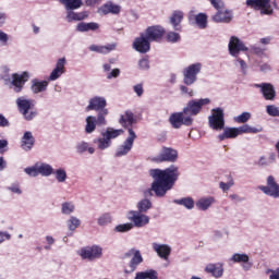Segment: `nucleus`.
I'll return each mask as SVG.
<instances>
[{
  "instance_id": "62",
  "label": "nucleus",
  "mask_w": 279,
  "mask_h": 279,
  "mask_svg": "<svg viewBox=\"0 0 279 279\" xmlns=\"http://www.w3.org/2000/svg\"><path fill=\"white\" fill-rule=\"evenodd\" d=\"M140 68H142V70L149 69V60L148 59L140 60Z\"/></svg>"
},
{
  "instance_id": "24",
  "label": "nucleus",
  "mask_w": 279,
  "mask_h": 279,
  "mask_svg": "<svg viewBox=\"0 0 279 279\" xmlns=\"http://www.w3.org/2000/svg\"><path fill=\"white\" fill-rule=\"evenodd\" d=\"M35 145V137L31 131H26L21 140V147L24 151H31Z\"/></svg>"
},
{
  "instance_id": "8",
  "label": "nucleus",
  "mask_w": 279,
  "mask_h": 279,
  "mask_svg": "<svg viewBox=\"0 0 279 279\" xmlns=\"http://www.w3.org/2000/svg\"><path fill=\"white\" fill-rule=\"evenodd\" d=\"M201 71H202L201 63H194L183 69V83H185V85L187 86L194 84L197 81V74H199Z\"/></svg>"
},
{
  "instance_id": "17",
  "label": "nucleus",
  "mask_w": 279,
  "mask_h": 279,
  "mask_svg": "<svg viewBox=\"0 0 279 279\" xmlns=\"http://www.w3.org/2000/svg\"><path fill=\"white\" fill-rule=\"evenodd\" d=\"M133 48L137 50V52L146 53L150 50V40L142 33L140 37L135 38V41H133Z\"/></svg>"
},
{
  "instance_id": "53",
  "label": "nucleus",
  "mask_w": 279,
  "mask_h": 279,
  "mask_svg": "<svg viewBox=\"0 0 279 279\" xmlns=\"http://www.w3.org/2000/svg\"><path fill=\"white\" fill-rule=\"evenodd\" d=\"M234 184V181L233 179H230L227 183L225 182H219V189L222 191V192H228Z\"/></svg>"
},
{
  "instance_id": "15",
  "label": "nucleus",
  "mask_w": 279,
  "mask_h": 279,
  "mask_svg": "<svg viewBox=\"0 0 279 279\" xmlns=\"http://www.w3.org/2000/svg\"><path fill=\"white\" fill-rule=\"evenodd\" d=\"M255 87L259 88V92L266 101H275L277 93L271 83L255 84Z\"/></svg>"
},
{
  "instance_id": "22",
  "label": "nucleus",
  "mask_w": 279,
  "mask_h": 279,
  "mask_svg": "<svg viewBox=\"0 0 279 279\" xmlns=\"http://www.w3.org/2000/svg\"><path fill=\"white\" fill-rule=\"evenodd\" d=\"M153 251L163 260H168L171 255V247L167 244L153 243Z\"/></svg>"
},
{
  "instance_id": "43",
  "label": "nucleus",
  "mask_w": 279,
  "mask_h": 279,
  "mask_svg": "<svg viewBox=\"0 0 279 279\" xmlns=\"http://www.w3.org/2000/svg\"><path fill=\"white\" fill-rule=\"evenodd\" d=\"M94 143H96L98 145V148L101 149L102 151L105 149H108V147L112 145V142L107 140L106 136L95 140Z\"/></svg>"
},
{
  "instance_id": "23",
  "label": "nucleus",
  "mask_w": 279,
  "mask_h": 279,
  "mask_svg": "<svg viewBox=\"0 0 279 279\" xmlns=\"http://www.w3.org/2000/svg\"><path fill=\"white\" fill-rule=\"evenodd\" d=\"M65 64L66 59L61 58L58 60L56 68L51 72L50 76L48 77L49 81H56L58 80L63 73H65Z\"/></svg>"
},
{
  "instance_id": "61",
  "label": "nucleus",
  "mask_w": 279,
  "mask_h": 279,
  "mask_svg": "<svg viewBox=\"0 0 279 279\" xmlns=\"http://www.w3.org/2000/svg\"><path fill=\"white\" fill-rule=\"evenodd\" d=\"M235 61L240 64L242 72H245L247 69L246 62L243 59H241L240 57H236Z\"/></svg>"
},
{
  "instance_id": "57",
  "label": "nucleus",
  "mask_w": 279,
  "mask_h": 279,
  "mask_svg": "<svg viewBox=\"0 0 279 279\" xmlns=\"http://www.w3.org/2000/svg\"><path fill=\"white\" fill-rule=\"evenodd\" d=\"M8 190H9L10 192H12L13 194H17V195H21V194H22V191H21V187H20V184H19V183L12 184L11 186L8 187Z\"/></svg>"
},
{
  "instance_id": "56",
  "label": "nucleus",
  "mask_w": 279,
  "mask_h": 279,
  "mask_svg": "<svg viewBox=\"0 0 279 279\" xmlns=\"http://www.w3.org/2000/svg\"><path fill=\"white\" fill-rule=\"evenodd\" d=\"M210 4L216 9H225V2L222 0H208Z\"/></svg>"
},
{
  "instance_id": "52",
  "label": "nucleus",
  "mask_w": 279,
  "mask_h": 279,
  "mask_svg": "<svg viewBox=\"0 0 279 279\" xmlns=\"http://www.w3.org/2000/svg\"><path fill=\"white\" fill-rule=\"evenodd\" d=\"M266 112L269 117H279V108L274 105L266 106Z\"/></svg>"
},
{
  "instance_id": "59",
  "label": "nucleus",
  "mask_w": 279,
  "mask_h": 279,
  "mask_svg": "<svg viewBox=\"0 0 279 279\" xmlns=\"http://www.w3.org/2000/svg\"><path fill=\"white\" fill-rule=\"evenodd\" d=\"M133 92H135V94H137V97L143 96V94H144L143 84H137V85L133 86Z\"/></svg>"
},
{
  "instance_id": "51",
  "label": "nucleus",
  "mask_w": 279,
  "mask_h": 279,
  "mask_svg": "<svg viewBox=\"0 0 279 279\" xmlns=\"http://www.w3.org/2000/svg\"><path fill=\"white\" fill-rule=\"evenodd\" d=\"M68 226L70 231H75L81 226V220L76 217H71L68 221Z\"/></svg>"
},
{
  "instance_id": "40",
  "label": "nucleus",
  "mask_w": 279,
  "mask_h": 279,
  "mask_svg": "<svg viewBox=\"0 0 279 279\" xmlns=\"http://www.w3.org/2000/svg\"><path fill=\"white\" fill-rule=\"evenodd\" d=\"M153 207V204L149 199L144 198L137 203V213L146 214L148 210H150Z\"/></svg>"
},
{
  "instance_id": "44",
  "label": "nucleus",
  "mask_w": 279,
  "mask_h": 279,
  "mask_svg": "<svg viewBox=\"0 0 279 279\" xmlns=\"http://www.w3.org/2000/svg\"><path fill=\"white\" fill-rule=\"evenodd\" d=\"M112 223V217L109 213L102 214L99 218H98V226L100 227H107L108 225Z\"/></svg>"
},
{
  "instance_id": "39",
  "label": "nucleus",
  "mask_w": 279,
  "mask_h": 279,
  "mask_svg": "<svg viewBox=\"0 0 279 279\" xmlns=\"http://www.w3.org/2000/svg\"><path fill=\"white\" fill-rule=\"evenodd\" d=\"M88 15L85 12H73V10H69L68 11V15L66 19L69 22H73V21H83L87 17Z\"/></svg>"
},
{
  "instance_id": "28",
  "label": "nucleus",
  "mask_w": 279,
  "mask_h": 279,
  "mask_svg": "<svg viewBox=\"0 0 279 279\" xmlns=\"http://www.w3.org/2000/svg\"><path fill=\"white\" fill-rule=\"evenodd\" d=\"M216 203V198L214 196H208V197H201L196 202V208L201 211H206L208 210L214 204Z\"/></svg>"
},
{
  "instance_id": "3",
  "label": "nucleus",
  "mask_w": 279,
  "mask_h": 279,
  "mask_svg": "<svg viewBox=\"0 0 279 279\" xmlns=\"http://www.w3.org/2000/svg\"><path fill=\"white\" fill-rule=\"evenodd\" d=\"M78 255L83 260L95 262L104 256V248L100 245H89L82 247Z\"/></svg>"
},
{
  "instance_id": "7",
  "label": "nucleus",
  "mask_w": 279,
  "mask_h": 279,
  "mask_svg": "<svg viewBox=\"0 0 279 279\" xmlns=\"http://www.w3.org/2000/svg\"><path fill=\"white\" fill-rule=\"evenodd\" d=\"M170 125L174 128V130H180L182 125H186L190 128V125H193V118L190 116H185L184 111L183 112H174L170 114Z\"/></svg>"
},
{
  "instance_id": "6",
  "label": "nucleus",
  "mask_w": 279,
  "mask_h": 279,
  "mask_svg": "<svg viewBox=\"0 0 279 279\" xmlns=\"http://www.w3.org/2000/svg\"><path fill=\"white\" fill-rule=\"evenodd\" d=\"M210 104V99L208 98H201L198 100H190L187 102V106L183 108V114L186 117H197L199 112L203 110V106H208Z\"/></svg>"
},
{
  "instance_id": "47",
  "label": "nucleus",
  "mask_w": 279,
  "mask_h": 279,
  "mask_svg": "<svg viewBox=\"0 0 279 279\" xmlns=\"http://www.w3.org/2000/svg\"><path fill=\"white\" fill-rule=\"evenodd\" d=\"M38 173L41 175H51V173H53V168L48 163H43L38 167Z\"/></svg>"
},
{
  "instance_id": "10",
  "label": "nucleus",
  "mask_w": 279,
  "mask_h": 279,
  "mask_svg": "<svg viewBox=\"0 0 279 279\" xmlns=\"http://www.w3.org/2000/svg\"><path fill=\"white\" fill-rule=\"evenodd\" d=\"M228 51L231 57L238 58L241 51H248V47L236 36H231L228 44Z\"/></svg>"
},
{
  "instance_id": "34",
  "label": "nucleus",
  "mask_w": 279,
  "mask_h": 279,
  "mask_svg": "<svg viewBox=\"0 0 279 279\" xmlns=\"http://www.w3.org/2000/svg\"><path fill=\"white\" fill-rule=\"evenodd\" d=\"M135 279H158V272L155 269L137 271Z\"/></svg>"
},
{
  "instance_id": "45",
  "label": "nucleus",
  "mask_w": 279,
  "mask_h": 279,
  "mask_svg": "<svg viewBox=\"0 0 279 279\" xmlns=\"http://www.w3.org/2000/svg\"><path fill=\"white\" fill-rule=\"evenodd\" d=\"M109 114L108 109H102L99 111L98 117L96 118L97 125H107L106 117Z\"/></svg>"
},
{
  "instance_id": "4",
  "label": "nucleus",
  "mask_w": 279,
  "mask_h": 279,
  "mask_svg": "<svg viewBox=\"0 0 279 279\" xmlns=\"http://www.w3.org/2000/svg\"><path fill=\"white\" fill-rule=\"evenodd\" d=\"M208 125L215 132H221L225 130V112L221 108H216L211 110V114L208 117Z\"/></svg>"
},
{
  "instance_id": "27",
  "label": "nucleus",
  "mask_w": 279,
  "mask_h": 279,
  "mask_svg": "<svg viewBox=\"0 0 279 279\" xmlns=\"http://www.w3.org/2000/svg\"><path fill=\"white\" fill-rule=\"evenodd\" d=\"M184 19V13L182 11H174L172 12V16H170V24H172V27L177 32L182 31L181 22Z\"/></svg>"
},
{
  "instance_id": "49",
  "label": "nucleus",
  "mask_w": 279,
  "mask_h": 279,
  "mask_svg": "<svg viewBox=\"0 0 279 279\" xmlns=\"http://www.w3.org/2000/svg\"><path fill=\"white\" fill-rule=\"evenodd\" d=\"M133 223H122L116 226V232L118 233H126L130 232L133 229Z\"/></svg>"
},
{
  "instance_id": "26",
  "label": "nucleus",
  "mask_w": 279,
  "mask_h": 279,
  "mask_svg": "<svg viewBox=\"0 0 279 279\" xmlns=\"http://www.w3.org/2000/svg\"><path fill=\"white\" fill-rule=\"evenodd\" d=\"M205 272L211 275V277L219 279L223 276V266L221 264H208L205 267Z\"/></svg>"
},
{
  "instance_id": "36",
  "label": "nucleus",
  "mask_w": 279,
  "mask_h": 279,
  "mask_svg": "<svg viewBox=\"0 0 279 279\" xmlns=\"http://www.w3.org/2000/svg\"><path fill=\"white\" fill-rule=\"evenodd\" d=\"M99 28V24L95 23V22H90V23H85L82 22L77 25L76 31L78 32H89V31H97Z\"/></svg>"
},
{
  "instance_id": "64",
  "label": "nucleus",
  "mask_w": 279,
  "mask_h": 279,
  "mask_svg": "<svg viewBox=\"0 0 279 279\" xmlns=\"http://www.w3.org/2000/svg\"><path fill=\"white\" fill-rule=\"evenodd\" d=\"M269 279H279V268L276 270H271Z\"/></svg>"
},
{
  "instance_id": "48",
  "label": "nucleus",
  "mask_w": 279,
  "mask_h": 279,
  "mask_svg": "<svg viewBox=\"0 0 279 279\" xmlns=\"http://www.w3.org/2000/svg\"><path fill=\"white\" fill-rule=\"evenodd\" d=\"M225 136H227V138H236V136H240L239 128L225 129Z\"/></svg>"
},
{
  "instance_id": "46",
  "label": "nucleus",
  "mask_w": 279,
  "mask_h": 279,
  "mask_svg": "<svg viewBox=\"0 0 279 279\" xmlns=\"http://www.w3.org/2000/svg\"><path fill=\"white\" fill-rule=\"evenodd\" d=\"M252 119V114L250 112H242L241 114L233 118L234 123H247L248 120Z\"/></svg>"
},
{
  "instance_id": "35",
  "label": "nucleus",
  "mask_w": 279,
  "mask_h": 279,
  "mask_svg": "<svg viewBox=\"0 0 279 279\" xmlns=\"http://www.w3.org/2000/svg\"><path fill=\"white\" fill-rule=\"evenodd\" d=\"M124 134V131L122 129H113L108 128L106 132L102 133V136L107 137V141H112L113 138H118V136H121Z\"/></svg>"
},
{
  "instance_id": "37",
  "label": "nucleus",
  "mask_w": 279,
  "mask_h": 279,
  "mask_svg": "<svg viewBox=\"0 0 279 279\" xmlns=\"http://www.w3.org/2000/svg\"><path fill=\"white\" fill-rule=\"evenodd\" d=\"M66 9V11H73L80 9L83 4L82 0H59Z\"/></svg>"
},
{
  "instance_id": "11",
  "label": "nucleus",
  "mask_w": 279,
  "mask_h": 279,
  "mask_svg": "<svg viewBox=\"0 0 279 279\" xmlns=\"http://www.w3.org/2000/svg\"><path fill=\"white\" fill-rule=\"evenodd\" d=\"M271 0H246V5L254 9L260 10L262 14L271 15L274 9L270 5Z\"/></svg>"
},
{
  "instance_id": "21",
  "label": "nucleus",
  "mask_w": 279,
  "mask_h": 279,
  "mask_svg": "<svg viewBox=\"0 0 279 279\" xmlns=\"http://www.w3.org/2000/svg\"><path fill=\"white\" fill-rule=\"evenodd\" d=\"M217 12L213 16V21L216 23H230L233 19L232 11L223 10V9H216Z\"/></svg>"
},
{
  "instance_id": "63",
  "label": "nucleus",
  "mask_w": 279,
  "mask_h": 279,
  "mask_svg": "<svg viewBox=\"0 0 279 279\" xmlns=\"http://www.w3.org/2000/svg\"><path fill=\"white\" fill-rule=\"evenodd\" d=\"M120 73H121L120 69H113L108 74V78L111 80L112 77H118L120 75Z\"/></svg>"
},
{
  "instance_id": "1",
  "label": "nucleus",
  "mask_w": 279,
  "mask_h": 279,
  "mask_svg": "<svg viewBox=\"0 0 279 279\" xmlns=\"http://www.w3.org/2000/svg\"><path fill=\"white\" fill-rule=\"evenodd\" d=\"M153 177V183L150 189L144 192V196L150 197L153 193L155 196L162 198L166 194L171 191L179 180L180 169L178 166L172 165L166 169H150L148 172Z\"/></svg>"
},
{
  "instance_id": "13",
  "label": "nucleus",
  "mask_w": 279,
  "mask_h": 279,
  "mask_svg": "<svg viewBox=\"0 0 279 279\" xmlns=\"http://www.w3.org/2000/svg\"><path fill=\"white\" fill-rule=\"evenodd\" d=\"M135 138H137L135 132L129 129V137H126V141H124V144L120 145V147H118V150H116V158H121L122 156H126V154L131 151L134 145Z\"/></svg>"
},
{
  "instance_id": "16",
  "label": "nucleus",
  "mask_w": 279,
  "mask_h": 279,
  "mask_svg": "<svg viewBox=\"0 0 279 279\" xmlns=\"http://www.w3.org/2000/svg\"><path fill=\"white\" fill-rule=\"evenodd\" d=\"M150 41H159L166 34V29L160 25H154L146 28L144 33Z\"/></svg>"
},
{
  "instance_id": "5",
  "label": "nucleus",
  "mask_w": 279,
  "mask_h": 279,
  "mask_svg": "<svg viewBox=\"0 0 279 279\" xmlns=\"http://www.w3.org/2000/svg\"><path fill=\"white\" fill-rule=\"evenodd\" d=\"M258 190L268 197L274 199L279 198V183L274 175H268L266 179V185H259Z\"/></svg>"
},
{
  "instance_id": "50",
  "label": "nucleus",
  "mask_w": 279,
  "mask_h": 279,
  "mask_svg": "<svg viewBox=\"0 0 279 279\" xmlns=\"http://www.w3.org/2000/svg\"><path fill=\"white\" fill-rule=\"evenodd\" d=\"M75 206L70 203V202H65L62 204V214L63 215H71L74 213Z\"/></svg>"
},
{
  "instance_id": "2",
  "label": "nucleus",
  "mask_w": 279,
  "mask_h": 279,
  "mask_svg": "<svg viewBox=\"0 0 279 279\" xmlns=\"http://www.w3.org/2000/svg\"><path fill=\"white\" fill-rule=\"evenodd\" d=\"M16 105H17L19 111L21 112V114H23L26 121H33V119L37 117L38 112L35 109V104L33 100L21 97V98H17Z\"/></svg>"
},
{
  "instance_id": "32",
  "label": "nucleus",
  "mask_w": 279,
  "mask_h": 279,
  "mask_svg": "<svg viewBox=\"0 0 279 279\" xmlns=\"http://www.w3.org/2000/svg\"><path fill=\"white\" fill-rule=\"evenodd\" d=\"M100 11L107 15L109 13H112V14H119L121 12V7L120 5H117L112 2H109V3H106L101 7Z\"/></svg>"
},
{
  "instance_id": "55",
  "label": "nucleus",
  "mask_w": 279,
  "mask_h": 279,
  "mask_svg": "<svg viewBox=\"0 0 279 279\" xmlns=\"http://www.w3.org/2000/svg\"><path fill=\"white\" fill-rule=\"evenodd\" d=\"M56 178H57L58 182H65V180H66V172H65V170L58 169L56 171Z\"/></svg>"
},
{
  "instance_id": "41",
  "label": "nucleus",
  "mask_w": 279,
  "mask_h": 279,
  "mask_svg": "<svg viewBox=\"0 0 279 279\" xmlns=\"http://www.w3.org/2000/svg\"><path fill=\"white\" fill-rule=\"evenodd\" d=\"M76 151L77 154H85V151H88V154H95V148L89 146L87 142H80L76 145Z\"/></svg>"
},
{
  "instance_id": "54",
  "label": "nucleus",
  "mask_w": 279,
  "mask_h": 279,
  "mask_svg": "<svg viewBox=\"0 0 279 279\" xmlns=\"http://www.w3.org/2000/svg\"><path fill=\"white\" fill-rule=\"evenodd\" d=\"M181 38L180 34L174 33V32H170L168 33V35H166V40L170 41V43H177L179 41Z\"/></svg>"
},
{
  "instance_id": "33",
  "label": "nucleus",
  "mask_w": 279,
  "mask_h": 279,
  "mask_svg": "<svg viewBox=\"0 0 279 279\" xmlns=\"http://www.w3.org/2000/svg\"><path fill=\"white\" fill-rule=\"evenodd\" d=\"M173 203L179 206L185 207L187 210H192L195 207V201L192 197H183L181 199H174Z\"/></svg>"
},
{
  "instance_id": "31",
  "label": "nucleus",
  "mask_w": 279,
  "mask_h": 279,
  "mask_svg": "<svg viewBox=\"0 0 279 279\" xmlns=\"http://www.w3.org/2000/svg\"><path fill=\"white\" fill-rule=\"evenodd\" d=\"M240 136L242 134H259L263 132V128L251 126L250 124H243L238 128Z\"/></svg>"
},
{
  "instance_id": "42",
  "label": "nucleus",
  "mask_w": 279,
  "mask_h": 279,
  "mask_svg": "<svg viewBox=\"0 0 279 279\" xmlns=\"http://www.w3.org/2000/svg\"><path fill=\"white\" fill-rule=\"evenodd\" d=\"M96 117L89 116L86 118V128H85V132L86 134H93V132H95L96 130Z\"/></svg>"
},
{
  "instance_id": "18",
  "label": "nucleus",
  "mask_w": 279,
  "mask_h": 279,
  "mask_svg": "<svg viewBox=\"0 0 279 279\" xmlns=\"http://www.w3.org/2000/svg\"><path fill=\"white\" fill-rule=\"evenodd\" d=\"M118 123H120L124 130H129L130 134V130H133L132 125L137 123V120L131 110H126L124 111V114L120 116Z\"/></svg>"
},
{
  "instance_id": "29",
  "label": "nucleus",
  "mask_w": 279,
  "mask_h": 279,
  "mask_svg": "<svg viewBox=\"0 0 279 279\" xmlns=\"http://www.w3.org/2000/svg\"><path fill=\"white\" fill-rule=\"evenodd\" d=\"M195 21L196 26L201 29H205L208 25V16L205 13H198L196 15L190 14V21Z\"/></svg>"
},
{
  "instance_id": "19",
  "label": "nucleus",
  "mask_w": 279,
  "mask_h": 279,
  "mask_svg": "<svg viewBox=\"0 0 279 279\" xmlns=\"http://www.w3.org/2000/svg\"><path fill=\"white\" fill-rule=\"evenodd\" d=\"M12 84L14 86V90L16 93L22 92L24 84L29 80V74L28 72H23L22 74L14 73L12 74Z\"/></svg>"
},
{
  "instance_id": "20",
  "label": "nucleus",
  "mask_w": 279,
  "mask_h": 279,
  "mask_svg": "<svg viewBox=\"0 0 279 279\" xmlns=\"http://www.w3.org/2000/svg\"><path fill=\"white\" fill-rule=\"evenodd\" d=\"M107 100L104 97H94L89 100V106L86 108V112H90V110H96L100 112L101 110H107Z\"/></svg>"
},
{
  "instance_id": "38",
  "label": "nucleus",
  "mask_w": 279,
  "mask_h": 279,
  "mask_svg": "<svg viewBox=\"0 0 279 279\" xmlns=\"http://www.w3.org/2000/svg\"><path fill=\"white\" fill-rule=\"evenodd\" d=\"M89 49H90L92 51H96V52H99V53L107 54V53H109L110 51H112V50L116 49V45H107V46L92 45V46L89 47Z\"/></svg>"
},
{
  "instance_id": "25",
  "label": "nucleus",
  "mask_w": 279,
  "mask_h": 279,
  "mask_svg": "<svg viewBox=\"0 0 279 279\" xmlns=\"http://www.w3.org/2000/svg\"><path fill=\"white\" fill-rule=\"evenodd\" d=\"M231 262L234 264H244L243 269L244 270H250L252 268V264H250V256L247 254H240V253H234L231 256Z\"/></svg>"
},
{
  "instance_id": "30",
  "label": "nucleus",
  "mask_w": 279,
  "mask_h": 279,
  "mask_svg": "<svg viewBox=\"0 0 279 279\" xmlns=\"http://www.w3.org/2000/svg\"><path fill=\"white\" fill-rule=\"evenodd\" d=\"M48 85H49L48 81H39V80L35 78L32 81V90L35 94H38V93L45 92L47 89Z\"/></svg>"
},
{
  "instance_id": "60",
  "label": "nucleus",
  "mask_w": 279,
  "mask_h": 279,
  "mask_svg": "<svg viewBox=\"0 0 279 279\" xmlns=\"http://www.w3.org/2000/svg\"><path fill=\"white\" fill-rule=\"evenodd\" d=\"M10 122L9 120L0 113V128H9Z\"/></svg>"
},
{
  "instance_id": "12",
  "label": "nucleus",
  "mask_w": 279,
  "mask_h": 279,
  "mask_svg": "<svg viewBox=\"0 0 279 279\" xmlns=\"http://www.w3.org/2000/svg\"><path fill=\"white\" fill-rule=\"evenodd\" d=\"M178 160V150L171 147L161 148V154L155 157L153 161L155 162H175Z\"/></svg>"
},
{
  "instance_id": "58",
  "label": "nucleus",
  "mask_w": 279,
  "mask_h": 279,
  "mask_svg": "<svg viewBox=\"0 0 279 279\" xmlns=\"http://www.w3.org/2000/svg\"><path fill=\"white\" fill-rule=\"evenodd\" d=\"M25 173H27L28 175H31L32 178H36L37 175H39V171L38 168H26L25 169Z\"/></svg>"
},
{
  "instance_id": "14",
  "label": "nucleus",
  "mask_w": 279,
  "mask_h": 279,
  "mask_svg": "<svg viewBox=\"0 0 279 279\" xmlns=\"http://www.w3.org/2000/svg\"><path fill=\"white\" fill-rule=\"evenodd\" d=\"M128 217L135 228H144L149 223V217L137 210L129 211Z\"/></svg>"
},
{
  "instance_id": "9",
  "label": "nucleus",
  "mask_w": 279,
  "mask_h": 279,
  "mask_svg": "<svg viewBox=\"0 0 279 279\" xmlns=\"http://www.w3.org/2000/svg\"><path fill=\"white\" fill-rule=\"evenodd\" d=\"M132 255L133 257L131 258V262H129V269H124V274L126 275L133 274L137 269V267L144 262L141 251L131 248L129 253L124 254V256L126 257H131Z\"/></svg>"
}]
</instances>
